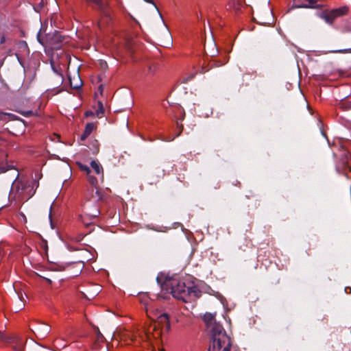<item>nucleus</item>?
Here are the masks:
<instances>
[{"mask_svg": "<svg viewBox=\"0 0 351 351\" xmlns=\"http://www.w3.org/2000/svg\"><path fill=\"white\" fill-rule=\"evenodd\" d=\"M206 328L212 336L208 351H230L231 341L223 328L215 320V314L206 313L204 315Z\"/></svg>", "mask_w": 351, "mask_h": 351, "instance_id": "nucleus-1", "label": "nucleus"}, {"mask_svg": "<svg viewBox=\"0 0 351 351\" xmlns=\"http://www.w3.org/2000/svg\"><path fill=\"white\" fill-rule=\"evenodd\" d=\"M88 135L85 134V133L82 135V139H84Z\"/></svg>", "mask_w": 351, "mask_h": 351, "instance_id": "nucleus-25", "label": "nucleus"}, {"mask_svg": "<svg viewBox=\"0 0 351 351\" xmlns=\"http://www.w3.org/2000/svg\"><path fill=\"white\" fill-rule=\"evenodd\" d=\"M350 291H351V289L350 287L345 288L346 293H350Z\"/></svg>", "mask_w": 351, "mask_h": 351, "instance_id": "nucleus-22", "label": "nucleus"}, {"mask_svg": "<svg viewBox=\"0 0 351 351\" xmlns=\"http://www.w3.org/2000/svg\"><path fill=\"white\" fill-rule=\"evenodd\" d=\"M99 210L95 209L93 213H88V215L93 218H95L99 215Z\"/></svg>", "mask_w": 351, "mask_h": 351, "instance_id": "nucleus-20", "label": "nucleus"}, {"mask_svg": "<svg viewBox=\"0 0 351 351\" xmlns=\"http://www.w3.org/2000/svg\"><path fill=\"white\" fill-rule=\"evenodd\" d=\"M0 169L1 170L2 172H5L8 170V169H5L4 167L0 166Z\"/></svg>", "mask_w": 351, "mask_h": 351, "instance_id": "nucleus-23", "label": "nucleus"}, {"mask_svg": "<svg viewBox=\"0 0 351 351\" xmlns=\"http://www.w3.org/2000/svg\"><path fill=\"white\" fill-rule=\"evenodd\" d=\"M145 1L147 2V3H151L152 1L151 0H144Z\"/></svg>", "mask_w": 351, "mask_h": 351, "instance_id": "nucleus-28", "label": "nucleus"}, {"mask_svg": "<svg viewBox=\"0 0 351 351\" xmlns=\"http://www.w3.org/2000/svg\"><path fill=\"white\" fill-rule=\"evenodd\" d=\"M308 4H298L296 5L297 8H313L314 7V2L313 0H308Z\"/></svg>", "mask_w": 351, "mask_h": 351, "instance_id": "nucleus-17", "label": "nucleus"}, {"mask_svg": "<svg viewBox=\"0 0 351 351\" xmlns=\"http://www.w3.org/2000/svg\"><path fill=\"white\" fill-rule=\"evenodd\" d=\"M19 298L20 299V300L21 301V296L19 295Z\"/></svg>", "mask_w": 351, "mask_h": 351, "instance_id": "nucleus-33", "label": "nucleus"}, {"mask_svg": "<svg viewBox=\"0 0 351 351\" xmlns=\"http://www.w3.org/2000/svg\"><path fill=\"white\" fill-rule=\"evenodd\" d=\"M244 0H229V5L236 11H240L243 6Z\"/></svg>", "mask_w": 351, "mask_h": 351, "instance_id": "nucleus-11", "label": "nucleus"}, {"mask_svg": "<svg viewBox=\"0 0 351 351\" xmlns=\"http://www.w3.org/2000/svg\"><path fill=\"white\" fill-rule=\"evenodd\" d=\"M17 339L16 335H8L3 332H0V340L4 343L12 344V343Z\"/></svg>", "mask_w": 351, "mask_h": 351, "instance_id": "nucleus-10", "label": "nucleus"}, {"mask_svg": "<svg viewBox=\"0 0 351 351\" xmlns=\"http://www.w3.org/2000/svg\"><path fill=\"white\" fill-rule=\"evenodd\" d=\"M162 289L171 293L173 298L187 302L191 298L199 297V291L193 283L178 278L166 279Z\"/></svg>", "mask_w": 351, "mask_h": 351, "instance_id": "nucleus-2", "label": "nucleus"}, {"mask_svg": "<svg viewBox=\"0 0 351 351\" xmlns=\"http://www.w3.org/2000/svg\"><path fill=\"white\" fill-rule=\"evenodd\" d=\"M49 218L51 219V213L49 214Z\"/></svg>", "mask_w": 351, "mask_h": 351, "instance_id": "nucleus-35", "label": "nucleus"}, {"mask_svg": "<svg viewBox=\"0 0 351 351\" xmlns=\"http://www.w3.org/2000/svg\"><path fill=\"white\" fill-rule=\"evenodd\" d=\"M60 91H61V90L60 89V90H58L56 93H60Z\"/></svg>", "mask_w": 351, "mask_h": 351, "instance_id": "nucleus-30", "label": "nucleus"}, {"mask_svg": "<svg viewBox=\"0 0 351 351\" xmlns=\"http://www.w3.org/2000/svg\"><path fill=\"white\" fill-rule=\"evenodd\" d=\"M55 80L56 81V82L55 83V85L57 87L60 86L62 84V82H63L62 75L60 73H57L56 74Z\"/></svg>", "mask_w": 351, "mask_h": 351, "instance_id": "nucleus-14", "label": "nucleus"}, {"mask_svg": "<svg viewBox=\"0 0 351 351\" xmlns=\"http://www.w3.org/2000/svg\"><path fill=\"white\" fill-rule=\"evenodd\" d=\"M50 330L51 327L49 325L44 323H40L36 328L35 331L34 332L37 338L44 339L47 336Z\"/></svg>", "mask_w": 351, "mask_h": 351, "instance_id": "nucleus-8", "label": "nucleus"}, {"mask_svg": "<svg viewBox=\"0 0 351 351\" xmlns=\"http://www.w3.org/2000/svg\"><path fill=\"white\" fill-rule=\"evenodd\" d=\"M90 114H92V112H86V116H88V115H90Z\"/></svg>", "mask_w": 351, "mask_h": 351, "instance_id": "nucleus-27", "label": "nucleus"}, {"mask_svg": "<svg viewBox=\"0 0 351 351\" xmlns=\"http://www.w3.org/2000/svg\"><path fill=\"white\" fill-rule=\"evenodd\" d=\"M267 14H268L269 15H270V14H271V12H270L269 10H267Z\"/></svg>", "mask_w": 351, "mask_h": 351, "instance_id": "nucleus-29", "label": "nucleus"}, {"mask_svg": "<svg viewBox=\"0 0 351 351\" xmlns=\"http://www.w3.org/2000/svg\"><path fill=\"white\" fill-rule=\"evenodd\" d=\"M77 165L80 169L82 171H84L86 173L89 183L95 189H97L98 181L95 177L90 175L91 170L90 167L82 163H78ZM95 194L97 195L96 199L97 200L100 199L101 195L98 189H96Z\"/></svg>", "mask_w": 351, "mask_h": 351, "instance_id": "nucleus-7", "label": "nucleus"}, {"mask_svg": "<svg viewBox=\"0 0 351 351\" xmlns=\"http://www.w3.org/2000/svg\"><path fill=\"white\" fill-rule=\"evenodd\" d=\"M70 85L72 88H73L74 89H77L79 87H80L81 84H82V82L80 80H79L77 83L75 84H73V82H72V80L70 79Z\"/></svg>", "mask_w": 351, "mask_h": 351, "instance_id": "nucleus-18", "label": "nucleus"}, {"mask_svg": "<svg viewBox=\"0 0 351 351\" xmlns=\"http://www.w3.org/2000/svg\"><path fill=\"white\" fill-rule=\"evenodd\" d=\"M46 280L47 281V282L51 283V280L50 279L46 278Z\"/></svg>", "mask_w": 351, "mask_h": 351, "instance_id": "nucleus-26", "label": "nucleus"}, {"mask_svg": "<svg viewBox=\"0 0 351 351\" xmlns=\"http://www.w3.org/2000/svg\"><path fill=\"white\" fill-rule=\"evenodd\" d=\"M38 41L45 47L51 48H59L60 44L63 41L64 37L58 32H55L53 35L47 34L45 38H43L40 31L37 34Z\"/></svg>", "mask_w": 351, "mask_h": 351, "instance_id": "nucleus-4", "label": "nucleus"}, {"mask_svg": "<svg viewBox=\"0 0 351 351\" xmlns=\"http://www.w3.org/2000/svg\"><path fill=\"white\" fill-rule=\"evenodd\" d=\"M104 110L101 102H98V109L96 111V116L100 118L104 114Z\"/></svg>", "mask_w": 351, "mask_h": 351, "instance_id": "nucleus-15", "label": "nucleus"}, {"mask_svg": "<svg viewBox=\"0 0 351 351\" xmlns=\"http://www.w3.org/2000/svg\"><path fill=\"white\" fill-rule=\"evenodd\" d=\"M87 1H90V2L95 3L96 5H97L99 6V8L101 10H103L104 16L106 19H110L109 14L105 11L104 3H103V1L101 0H87Z\"/></svg>", "mask_w": 351, "mask_h": 351, "instance_id": "nucleus-13", "label": "nucleus"}, {"mask_svg": "<svg viewBox=\"0 0 351 351\" xmlns=\"http://www.w3.org/2000/svg\"><path fill=\"white\" fill-rule=\"evenodd\" d=\"M53 70H54V72H56V73H58V72H56V70H55V68H53Z\"/></svg>", "mask_w": 351, "mask_h": 351, "instance_id": "nucleus-32", "label": "nucleus"}, {"mask_svg": "<svg viewBox=\"0 0 351 351\" xmlns=\"http://www.w3.org/2000/svg\"><path fill=\"white\" fill-rule=\"evenodd\" d=\"M347 11L348 8L346 7H341L332 10L330 12H322L319 14V17L324 20L326 23L331 25L336 17L345 14Z\"/></svg>", "mask_w": 351, "mask_h": 351, "instance_id": "nucleus-6", "label": "nucleus"}, {"mask_svg": "<svg viewBox=\"0 0 351 351\" xmlns=\"http://www.w3.org/2000/svg\"><path fill=\"white\" fill-rule=\"evenodd\" d=\"M271 20H269V21H258V23H260V24H263V25H266V24H270L271 23Z\"/></svg>", "mask_w": 351, "mask_h": 351, "instance_id": "nucleus-21", "label": "nucleus"}, {"mask_svg": "<svg viewBox=\"0 0 351 351\" xmlns=\"http://www.w3.org/2000/svg\"><path fill=\"white\" fill-rule=\"evenodd\" d=\"M90 167L94 170L101 179L104 178V169L101 164L97 160H92Z\"/></svg>", "mask_w": 351, "mask_h": 351, "instance_id": "nucleus-9", "label": "nucleus"}, {"mask_svg": "<svg viewBox=\"0 0 351 351\" xmlns=\"http://www.w3.org/2000/svg\"><path fill=\"white\" fill-rule=\"evenodd\" d=\"M350 51V49L330 50V51H324V53L326 54L327 53H343V52H347V51Z\"/></svg>", "mask_w": 351, "mask_h": 351, "instance_id": "nucleus-19", "label": "nucleus"}, {"mask_svg": "<svg viewBox=\"0 0 351 351\" xmlns=\"http://www.w3.org/2000/svg\"><path fill=\"white\" fill-rule=\"evenodd\" d=\"M95 128V125L93 123H88L85 128V134L89 135Z\"/></svg>", "mask_w": 351, "mask_h": 351, "instance_id": "nucleus-16", "label": "nucleus"}, {"mask_svg": "<svg viewBox=\"0 0 351 351\" xmlns=\"http://www.w3.org/2000/svg\"><path fill=\"white\" fill-rule=\"evenodd\" d=\"M170 328V324L168 315L167 313H160L157 315L153 330L156 334L154 335L155 338L159 337L162 332H167Z\"/></svg>", "mask_w": 351, "mask_h": 351, "instance_id": "nucleus-5", "label": "nucleus"}, {"mask_svg": "<svg viewBox=\"0 0 351 351\" xmlns=\"http://www.w3.org/2000/svg\"><path fill=\"white\" fill-rule=\"evenodd\" d=\"M24 306V304L23 302H21L19 306V309H21L23 308V307Z\"/></svg>", "mask_w": 351, "mask_h": 351, "instance_id": "nucleus-24", "label": "nucleus"}, {"mask_svg": "<svg viewBox=\"0 0 351 351\" xmlns=\"http://www.w3.org/2000/svg\"><path fill=\"white\" fill-rule=\"evenodd\" d=\"M99 26L100 28H101V25L100 23L99 24Z\"/></svg>", "mask_w": 351, "mask_h": 351, "instance_id": "nucleus-34", "label": "nucleus"}, {"mask_svg": "<svg viewBox=\"0 0 351 351\" xmlns=\"http://www.w3.org/2000/svg\"><path fill=\"white\" fill-rule=\"evenodd\" d=\"M53 70H54V72H56V73H58V72H56V70H55V68H53Z\"/></svg>", "mask_w": 351, "mask_h": 351, "instance_id": "nucleus-31", "label": "nucleus"}, {"mask_svg": "<svg viewBox=\"0 0 351 351\" xmlns=\"http://www.w3.org/2000/svg\"><path fill=\"white\" fill-rule=\"evenodd\" d=\"M295 1L296 2V1H297V0H295Z\"/></svg>", "mask_w": 351, "mask_h": 351, "instance_id": "nucleus-36", "label": "nucleus"}, {"mask_svg": "<svg viewBox=\"0 0 351 351\" xmlns=\"http://www.w3.org/2000/svg\"><path fill=\"white\" fill-rule=\"evenodd\" d=\"M38 183L36 182H27L21 183L14 181L11 189L10 197L16 203L22 204L30 199L35 193Z\"/></svg>", "mask_w": 351, "mask_h": 351, "instance_id": "nucleus-3", "label": "nucleus"}, {"mask_svg": "<svg viewBox=\"0 0 351 351\" xmlns=\"http://www.w3.org/2000/svg\"><path fill=\"white\" fill-rule=\"evenodd\" d=\"M12 349L14 351H22L23 348V344L21 339L17 336V339L12 343Z\"/></svg>", "mask_w": 351, "mask_h": 351, "instance_id": "nucleus-12", "label": "nucleus"}]
</instances>
